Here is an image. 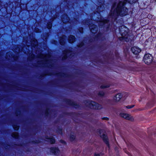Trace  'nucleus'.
I'll return each instance as SVG.
<instances>
[{
	"mask_svg": "<svg viewBox=\"0 0 156 156\" xmlns=\"http://www.w3.org/2000/svg\"><path fill=\"white\" fill-rule=\"evenodd\" d=\"M122 95L121 93H118L115 95L113 98V100L115 102H118L122 98Z\"/></svg>",
	"mask_w": 156,
	"mask_h": 156,
	"instance_id": "obj_9",
	"label": "nucleus"
},
{
	"mask_svg": "<svg viewBox=\"0 0 156 156\" xmlns=\"http://www.w3.org/2000/svg\"><path fill=\"white\" fill-rule=\"evenodd\" d=\"M100 34H98V35H98V37H99V36H100Z\"/></svg>",
	"mask_w": 156,
	"mask_h": 156,
	"instance_id": "obj_37",
	"label": "nucleus"
},
{
	"mask_svg": "<svg viewBox=\"0 0 156 156\" xmlns=\"http://www.w3.org/2000/svg\"><path fill=\"white\" fill-rule=\"evenodd\" d=\"M60 133H62V129H61V130H60Z\"/></svg>",
	"mask_w": 156,
	"mask_h": 156,
	"instance_id": "obj_38",
	"label": "nucleus"
},
{
	"mask_svg": "<svg viewBox=\"0 0 156 156\" xmlns=\"http://www.w3.org/2000/svg\"><path fill=\"white\" fill-rule=\"evenodd\" d=\"M64 54H65L64 56L62 57V59L63 60L67 58V55L68 54L67 51H65L64 52Z\"/></svg>",
	"mask_w": 156,
	"mask_h": 156,
	"instance_id": "obj_20",
	"label": "nucleus"
},
{
	"mask_svg": "<svg viewBox=\"0 0 156 156\" xmlns=\"http://www.w3.org/2000/svg\"><path fill=\"white\" fill-rule=\"evenodd\" d=\"M46 138L47 139L46 141L49 142L50 143L52 144L55 143V140L52 137Z\"/></svg>",
	"mask_w": 156,
	"mask_h": 156,
	"instance_id": "obj_17",
	"label": "nucleus"
},
{
	"mask_svg": "<svg viewBox=\"0 0 156 156\" xmlns=\"http://www.w3.org/2000/svg\"><path fill=\"white\" fill-rule=\"evenodd\" d=\"M38 57L42 58V60L46 63H48L49 62V60L51 59V56L49 55H45L42 54L38 55Z\"/></svg>",
	"mask_w": 156,
	"mask_h": 156,
	"instance_id": "obj_5",
	"label": "nucleus"
},
{
	"mask_svg": "<svg viewBox=\"0 0 156 156\" xmlns=\"http://www.w3.org/2000/svg\"><path fill=\"white\" fill-rule=\"evenodd\" d=\"M128 0L130 3L135 2L137 1V0Z\"/></svg>",
	"mask_w": 156,
	"mask_h": 156,
	"instance_id": "obj_26",
	"label": "nucleus"
},
{
	"mask_svg": "<svg viewBox=\"0 0 156 156\" xmlns=\"http://www.w3.org/2000/svg\"><path fill=\"white\" fill-rule=\"evenodd\" d=\"M66 37V36L65 35L62 36L60 37L59 39V42L62 45H63L65 44V40Z\"/></svg>",
	"mask_w": 156,
	"mask_h": 156,
	"instance_id": "obj_13",
	"label": "nucleus"
},
{
	"mask_svg": "<svg viewBox=\"0 0 156 156\" xmlns=\"http://www.w3.org/2000/svg\"><path fill=\"white\" fill-rule=\"evenodd\" d=\"M30 44L32 47H35L37 45V40L35 39H32Z\"/></svg>",
	"mask_w": 156,
	"mask_h": 156,
	"instance_id": "obj_14",
	"label": "nucleus"
},
{
	"mask_svg": "<svg viewBox=\"0 0 156 156\" xmlns=\"http://www.w3.org/2000/svg\"><path fill=\"white\" fill-rule=\"evenodd\" d=\"M17 49H16H16H14L13 51H14V52H15V51H16V52H17V49H18V52H19V51H20V49H19V47H18V46H17Z\"/></svg>",
	"mask_w": 156,
	"mask_h": 156,
	"instance_id": "obj_27",
	"label": "nucleus"
},
{
	"mask_svg": "<svg viewBox=\"0 0 156 156\" xmlns=\"http://www.w3.org/2000/svg\"><path fill=\"white\" fill-rule=\"evenodd\" d=\"M89 28L92 33H95L98 31V27L94 24H93L92 25H90Z\"/></svg>",
	"mask_w": 156,
	"mask_h": 156,
	"instance_id": "obj_11",
	"label": "nucleus"
},
{
	"mask_svg": "<svg viewBox=\"0 0 156 156\" xmlns=\"http://www.w3.org/2000/svg\"><path fill=\"white\" fill-rule=\"evenodd\" d=\"M132 52L134 54L137 55L140 52L141 49L137 47L134 46L131 49Z\"/></svg>",
	"mask_w": 156,
	"mask_h": 156,
	"instance_id": "obj_7",
	"label": "nucleus"
},
{
	"mask_svg": "<svg viewBox=\"0 0 156 156\" xmlns=\"http://www.w3.org/2000/svg\"><path fill=\"white\" fill-rule=\"evenodd\" d=\"M98 14L99 15H100V14L99 12H98ZM99 16H100V17H101V16H100V15H99Z\"/></svg>",
	"mask_w": 156,
	"mask_h": 156,
	"instance_id": "obj_41",
	"label": "nucleus"
},
{
	"mask_svg": "<svg viewBox=\"0 0 156 156\" xmlns=\"http://www.w3.org/2000/svg\"><path fill=\"white\" fill-rule=\"evenodd\" d=\"M95 14H96V13H94V15H95Z\"/></svg>",
	"mask_w": 156,
	"mask_h": 156,
	"instance_id": "obj_44",
	"label": "nucleus"
},
{
	"mask_svg": "<svg viewBox=\"0 0 156 156\" xmlns=\"http://www.w3.org/2000/svg\"><path fill=\"white\" fill-rule=\"evenodd\" d=\"M75 40V37L74 36L70 35L69 36L68 40L69 43H73Z\"/></svg>",
	"mask_w": 156,
	"mask_h": 156,
	"instance_id": "obj_15",
	"label": "nucleus"
},
{
	"mask_svg": "<svg viewBox=\"0 0 156 156\" xmlns=\"http://www.w3.org/2000/svg\"><path fill=\"white\" fill-rule=\"evenodd\" d=\"M98 19L99 18H98ZM95 20H98V19L97 20V19H95Z\"/></svg>",
	"mask_w": 156,
	"mask_h": 156,
	"instance_id": "obj_42",
	"label": "nucleus"
},
{
	"mask_svg": "<svg viewBox=\"0 0 156 156\" xmlns=\"http://www.w3.org/2000/svg\"><path fill=\"white\" fill-rule=\"evenodd\" d=\"M86 105L92 109H99L102 108L101 105L92 101H89L87 102Z\"/></svg>",
	"mask_w": 156,
	"mask_h": 156,
	"instance_id": "obj_3",
	"label": "nucleus"
},
{
	"mask_svg": "<svg viewBox=\"0 0 156 156\" xmlns=\"http://www.w3.org/2000/svg\"><path fill=\"white\" fill-rule=\"evenodd\" d=\"M12 137L15 138H17L18 137V134L17 132H14L12 133Z\"/></svg>",
	"mask_w": 156,
	"mask_h": 156,
	"instance_id": "obj_18",
	"label": "nucleus"
},
{
	"mask_svg": "<svg viewBox=\"0 0 156 156\" xmlns=\"http://www.w3.org/2000/svg\"><path fill=\"white\" fill-rule=\"evenodd\" d=\"M28 52H29V50H27V51L26 52V51H25L24 52V53H28Z\"/></svg>",
	"mask_w": 156,
	"mask_h": 156,
	"instance_id": "obj_34",
	"label": "nucleus"
},
{
	"mask_svg": "<svg viewBox=\"0 0 156 156\" xmlns=\"http://www.w3.org/2000/svg\"><path fill=\"white\" fill-rule=\"evenodd\" d=\"M52 27V23L51 22L48 23L47 28L48 29H50Z\"/></svg>",
	"mask_w": 156,
	"mask_h": 156,
	"instance_id": "obj_21",
	"label": "nucleus"
},
{
	"mask_svg": "<svg viewBox=\"0 0 156 156\" xmlns=\"http://www.w3.org/2000/svg\"><path fill=\"white\" fill-rule=\"evenodd\" d=\"M83 43L82 42L81 44H80V45H79V47H82L83 45Z\"/></svg>",
	"mask_w": 156,
	"mask_h": 156,
	"instance_id": "obj_31",
	"label": "nucleus"
},
{
	"mask_svg": "<svg viewBox=\"0 0 156 156\" xmlns=\"http://www.w3.org/2000/svg\"><path fill=\"white\" fill-rule=\"evenodd\" d=\"M75 138V136L74 134H71L70 137V139L71 141H73Z\"/></svg>",
	"mask_w": 156,
	"mask_h": 156,
	"instance_id": "obj_19",
	"label": "nucleus"
},
{
	"mask_svg": "<svg viewBox=\"0 0 156 156\" xmlns=\"http://www.w3.org/2000/svg\"><path fill=\"white\" fill-rule=\"evenodd\" d=\"M13 128L16 130H18L19 129V126L15 125L13 126Z\"/></svg>",
	"mask_w": 156,
	"mask_h": 156,
	"instance_id": "obj_24",
	"label": "nucleus"
},
{
	"mask_svg": "<svg viewBox=\"0 0 156 156\" xmlns=\"http://www.w3.org/2000/svg\"><path fill=\"white\" fill-rule=\"evenodd\" d=\"M101 137L102 138L104 141L108 146H109L108 139L107 136L105 134H103Z\"/></svg>",
	"mask_w": 156,
	"mask_h": 156,
	"instance_id": "obj_12",
	"label": "nucleus"
},
{
	"mask_svg": "<svg viewBox=\"0 0 156 156\" xmlns=\"http://www.w3.org/2000/svg\"><path fill=\"white\" fill-rule=\"evenodd\" d=\"M143 60L146 64L149 65L151 64L153 62V58L151 54H147L144 55Z\"/></svg>",
	"mask_w": 156,
	"mask_h": 156,
	"instance_id": "obj_4",
	"label": "nucleus"
},
{
	"mask_svg": "<svg viewBox=\"0 0 156 156\" xmlns=\"http://www.w3.org/2000/svg\"><path fill=\"white\" fill-rule=\"evenodd\" d=\"M120 116L126 120H129L131 121H133L134 119L133 117L131 115L125 113H121L120 114Z\"/></svg>",
	"mask_w": 156,
	"mask_h": 156,
	"instance_id": "obj_6",
	"label": "nucleus"
},
{
	"mask_svg": "<svg viewBox=\"0 0 156 156\" xmlns=\"http://www.w3.org/2000/svg\"><path fill=\"white\" fill-rule=\"evenodd\" d=\"M109 86L108 85H102L101 86V88H105L109 87Z\"/></svg>",
	"mask_w": 156,
	"mask_h": 156,
	"instance_id": "obj_22",
	"label": "nucleus"
},
{
	"mask_svg": "<svg viewBox=\"0 0 156 156\" xmlns=\"http://www.w3.org/2000/svg\"><path fill=\"white\" fill-rule=\"evenodd\" d=\"M83 28L82 27L80 28V29H79V31L80 32H81V33H83Z\"/></svg>",
	"mask_w": 156,
	"mask_h": 156,
	"instance_id": "obj_28",
	"label": "nucleus"
},
{
	"mask_svg": "<svg viewBox=\"0 0 156 156\" xmlns=\"http://www.w3.org/2000/svg\"><path fill=\"white\" fill-rule=\"evenodd\" d=\"M54 41V43L53 42V43H54V44H56V41Z\"/></svg>",
	"mask_w": 156,
	"mask_h": 156,
	"instance_id": "obj_36",
	"label": "nucleus"
},
{
	"mask_svg": "<svg viewBox=\"0 0 156 156\" xmlns=\"http://www.w3.org/2000/svg\"><path fill=\"white\" fill-rule=\"evenodd\" d=\"M62 20L64 23H66L69 21V19L66 14H64L62 16Z\"/></svg>",
	"mask_w": 156,
	"mask_h": 156,
	"instance_id": "obj_10",
	"label": "nucleus"
},
{
	"mask_svg": "<svg viewBox=\"0 0 156 156\" xmlns=\"http://www.w3.org/2000/svg\"><path fill=\"white\" fill-rule=\"evenodd\" d=\"M32 58H33L34 57V55H32Z\"/></svg>",
	"mask_w": 156,
	"mask_h": 156,
	"instance_id": "obj_39",
	"label": "nucleus"
},
{
	"mask_svg": "<svg viewBox=\"0 0 156 156\" xmlns=\"http://www.w3.org/2000/svg\"><path fill=\"white\" fill-rule=\"evenodd\" d=\"M101 0V2H104V0Z\"/></svg>",
	"mask_w": 156,
	"mask_h": 156,
	"instance_id": "obj_40",
	"label": "nucleus"
},
{
	"mask_svg": "<svg viewBox=\"0 0 156 156\" xmlns=\"http://www.w3.org/2000/svg\"><path fill=\"white\" fill-rule=\"evenodd\" d=\"M25 48V47H23V48H22V50L23 51H24V48Z\"/></svg>",
	"mask_w": 156,
	"mask_h": 156,
	"instance_id": "obj_35",
	"label": "nucleus"
},
{
	"mask_svg": "<svg viewBox=\"0 0 156 156\" xmlns=\"http://www.w3.org/2000/svg\"><path fill=\"white\" fill-rule=\"evenodd\" d=\"M98 95L100 96H102L104 95V93L103 91H100L99 92Z\"/></svg>",
	"mask_w": 156,
	"mask_h": 156,
	"instance_id": "obj_25",
	"label": "nucleus"
},
{
	"mask_svg": "<svg viewBox=\"0 0 156 156\" xmlns=\"http://www.w3.org/2000/svg\"><path fill=\"white\" fill-rule=\"evenodd\" d=\"M50 152L55 155H57L59 154L60 151L58 148L52 147L50 149Z\"/></svg>",
	"mask_w": 156,
	"mask_h": 156,
	"instance_id": "obj_8",
	"label": "nucleus"
},
{
	"mask_svg": "<svg viewBox=\"0 0 156 156\" xmlns=\"http://www.w3.org/2000/svg\"><path fill=\"white\" fill-rule=\"evenodd\" d=\"M102 120H108V118L107 117H104L102 118Z\"/></svg>",
	"mask_w": 156,
	"mask_h": 156,
	"instance_id": "obj_29",
	"label": "nucleus"
},
{
	"mask_svg": "<svg viewBox=\"0 0 156 156\" xmlns=\"http://www.w3.org/2000/svg\"><path fill=\"white\" fill-rule=\"evenodd\" d=\"M100 21L101 22L99 25H102V26L105 27V24L108 23V20H101Z\"/></svg>",
	"mask_w": 156,
	"mask_h": 156,
	"instance_id": "obj_16",
	"label": "nucleus"
},
{
	"mask_svg": "<svg viewBox=\"0 0 156 156\" xmlns=\"http://www.w3.org/2000/svg\"><path fill=\"white\" fill-rule=\"evenodd\" d=\"M129 29L125 26H122L120 28V33L123 40L127 41H129V36L128 34Z\"/></svg>",
	"mask_w": 156,
	"mask_h": 156,
	"instance_id": "obj_2",
	"label": "nucleus"
},
{
	"mask_svg": "<svg viewBox=\"0 0 156 156\" xmlns=\"http://www.w3.org/2000/svg\"><path fill=\"white\" fill-rule=\"evenodd\" d=\"M134 106V105H128L126 106V108L128 109H130L133 108Z\"/></svg>",
	"mask_w": 156,
	"mask_h": 156,
	"instance_id": "obj_23",
	"label": "nucleus"
},
{
	"mask_svg": "<svg viewBox=\"0 0 156 156\" xmlns=\"http://www.w3.org/2000/svg\"><path fill=\"white\" fill-rule=\"evenodd\" d=\"M127 2L131 4L133 3H130L128 0H125L124 2L120 1L118 4L115 10L114 9V8L116 6V3L113 4L110 13V16L115 20L118 16H123L127 14L128 9L124 6Z\"/></svg>",
	"mask_w": 156,
	"mask_h": 156,
	"instance_id": "obj_1",
	"label": "nucleus"
},
{
	"mask_svg": "<svg viewBox=\"0 0 156 156\" xmlns=\"http://www.w3.org/2000/svg\"><path fill=\"white\" fill-rule=\"evenodd\" d=\"M94 156H101V154L98 153H95Z\"/></svg>",
	"mask_w": 156,
	"mask_h": 156,
	"instance_id": "obj_30",
	"label": "nucleus"
},
{
	"mask_svg": "<svg viewBox=\"0 0 156 156\" xmlns=\"http://www.w3.org/2000/svg\"><path fill=\"white\" fill-rule=\"evenodd\" d=\"M35 30L37 32H40L39 30H38L37 31V28H35Z\"/></svg>",
	"mask_w": 156,
	"mask_h": 156,
	"instance_id": "obj_33",
	"label": "nucleus"
},
{
	"mask_svg": "<svg viewBox=\"0 0 156 156\" xmlns=\"http://www.w3.org/2000/svg\"><path fill=\"white\" fill-rule=\"evenodd\" d=\"M63 143H64V144H65V141H63Z\"/></svg>",
	"mask_w": 156,
	"mask_h": 156,
	"instance_id": "obj_43",
	"label": "nucleus"
},
{
	"mask_svg": "<svg viewBox=\"0 0 156 156\" xmlns=\"http://www.w3.org/2000/svg\"><path fill=\"white\" fill-rule=\"evenodd\" d=\"M10 54V53L9 52V53H7V54H6V58H8V55H9V54Z\"/></svg>",
	"mask_w": 156,
	"mask_h": 156,
	"instance_id": "obj_32",
	"label": "nucleus"
}]
</instances>
